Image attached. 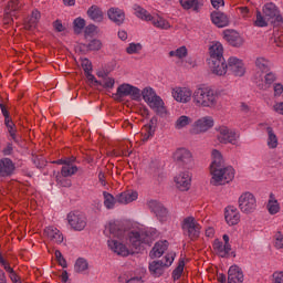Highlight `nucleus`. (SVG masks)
Instances as JSON below:
<instances>
[{"mask_svg":"<svg viewBox=\"0 0 283 283\" xmlns=\"http://www.w3.org/2000/svg\"><path fill=\"white\" fill-rule=\"evenodd\" d=\"M125 230L120 222L116 220H111L106 222L104 227V235L109 238L107 241L108 249L116 253L117 255H122V258H127L129 255V248L123 243L125 238Z\"/></svg>","mask_w":283,"mask_h":283,"instance_id":"obj_1","label":"nucleus"},{"mask_svg":"<svg viewBox=\"0 0 283 283\" xmlns=\"http://www.w3.org/2000/svg\"><path fill=\"white\" fill-rule=\"evenodd\" d=\"M255 73L253 75V83L259 90H270L271 85L277 81V75L271 72V61L266 57H256L254 61Z\"/></svg>","mask_w":283,"mask_h":283,"instance_id":"obj_2","label":"nucleus"},{"mask_svg":"<svg viewBox=\"0 0 283 283\" xmlns=\"http://www.w3.org/2000/svg\"><path fill=\"white\" fill-rule=\"evenodd\" d=\"M192 103L196 107L216 109L220 105V93L211 86H199L193 91Z\"/></svg>","mask_w":283,"mask_h":283,"instance_id":"obj_3","label":"nucleus"},{"mask_svg":"<svg viewBox=\"0 0 283 283\" xmlns=\"http://www.w3.org/2000/svg\"><path fill=\"white\" fill-rule=\"evenodd\" d=\"M156 94V91L151 88V86H147L143 91H140V88H138L137 86H134L129 83H124L117 87L115 96L117 98H125V96H129L132 101L140 103V101L144 99V102L146 103Z\"/></svg>","mask_w":283,"mask_h":283,"instance_id":"obj_4","label":"nucleus"},{"mask_svg":"<svg viewBox=\"0 0 283 283\" xmlns=\"http://www.w3.org/2000/svg\"><path fill=\"white\" fill-rule=\"evenodd\" d=\"M158 235L156 228H134L127 233V240L133 249H140L142 244H151Z\"/></svg>","mask_w":283,"mask_h":283,"instance_id":"obj_5","label":"nucleus"},{"mask_svg":"<svg viewBox=\"0 0 283 283\" xmlns=\"http://www.w3.org/2000/svg\"><path fill=\"white\" fill-rule=\"evenodd\" d=\"M134 14L142 21H149L154 28L158 30H171V23L158 13H149L143 7L135 4L133 7Z\"/></svg>","mask_w":283,"mask_h":283,"instance_id":"obj_6","label":"nucleus"},{"mask_svg":"<svg viewBox=\"0 0 283 283\" xmlns=\"http://www.w3.org/2000/svg\"><path fill=\"white\" fill-rule=\"evenodd\" d=\"M210 175L211 185L214 187H222L233 181V178H235V169H233L231 166H221L210 170Z\"/></svg>","mask_w":283,"mask_h":283,"instance_id":"obj_7","label":"nucleus"},{"mask_svg":"<svg viewBox=\"0 0 283 283\" xmlns=\"http://www.w3.org/2000/svg\"><path fill=\"white\" fill-rule=\"evenodd\" d=\"M216 139L220 145H238L240 143V132L227 125H219L214 128Z\"/></svg>","mask_w":283,"mask_h":283,"instance_id":"obj_8","label":"nucleus"},{"mask_svg":"<svg viewBox=\"0 0 283 283\" xmlns=\"http://www.w3.org/2000/svg\"><path fill=\"white\" fill-rule=\"evenodd\" d=\"M181 229L184 235H187L190 240H197L200 238V231L202 226L193 218V216L186 217L181 222Z\"/></svg>","mask_w":283,"mask_h":283,"instance_id":"obj_9","label":"nucleus"},{"mask_svg":"<svg viewBox=\"0 0 283 283\" xmlns=\"http://www.w3.org/2000/svg\"><path fill=\"white\" fill-rule=\"evenodd\" d=\"M238 205L242 213H253L258 209V199L252 192L245 191L240 195Z\"/></svg>","mask_w":283,"mask_h":283,"instance_id":"obj_10","label":"nucleus"},{"mask_svg":"<svg viewBox=\"0 0 283 283\" xmlns=\"http://www.w3.org/2000/svg\"><path fill=\"white\" fill-rule=\"evenodd\" d=\"M216 125V119L211 115H206L199 117L197 120L193 122L191 127V134H207L209 129H213Z\"/></svg>","mask_w":283,"mask_h":283,"instance_id":"obj_11","label":"nucleus"},{"mask_svg":"<svg viewBox=\"0 0 283 283\" xmlns=\"http://www.w3.org/2000/svg\"><path fill=\"white\" fill-rule=\"evenodd\" d=\"M171 96L176 103L187 105L193 98V91L189 86H175L171 88Z\"/></svg>","mask_w":283,"mask_h":283,"instance_id":"obj_12","label":"nucleus"},{"mask_svg":"<svg viewBox=\"0 0 283 283\" xmlns=\"http://www.w3.org/2000/svg\"><path fill=\"white\" fill-rule=\"evenodd\" d=\"M66 219L73 231H83L87 227V217L81 211L70 212Z\"/></svg>","mask_w":283,"mask_h":283,"instance_id":"obj_13","label":"nucleus"},{"mask_svg":"<svg viewBox=\"0 0 283 283\" xmlns=\"http://www.w3.org/2000/svg\"><path fill=\"white\" fill-rule=\"evenodd\" d=\"M262 12L266 19L270 20V23H282L283 18L282 14L280 13V9L275 3L273 2H268L263 6Z\"/></svg>","mask_w":283,"mask_h":283,"instance_id":"obj_14","label":"nucleus"},{"mask_svg":"<svg viewBox=\"0 0 283 283\" xmlns=\"http://www.w3.org/2000/svg\"><path fill=\"white\" fill-rule=\"evenodd\" d=\"M146 105L156 113L157 116H167V107H165V101L158 94L154 97H150Z\"/></svg>","mask_w":283,"mask_h":283,"instance_id":"obj_15","label":"nucleus"},{"mask_svg":"<svg viewBox=\"0 0 283 283\" xmlns=\"http://www.w3.org/2000/svg\"><path fill=\"white\" fill-rule=\"evenodd\" d=\"M146 105L156 113L157 116H167V107H165V101L158 94L154 97H150Z\"/></svg>","mask_w":283,"mask_h":283,"instance_id":"obj_16","label":"nucleus"},{"mask_svg":"<svg viewBox=\"0 0 283 283\" xmlns=\"http://www.w3.org/2000/svg\"><path fill=\"white\" fill-rule=\"evenodd\" d=\"M228 69L234 76H244L247 74V66L244 62L235 56L228 59Z\"/></svg>","mask_w":283,"mask_h":283,"instance_id":"obj_17","label":"nucleus"},{"mask_svg":"<svg viewBox=\"0 0 283 283\" xmlns=\"http://www.w3.org/2000/svg\"><path fill=\"white\" fill-rule=\"evenodd\" d=\"M14 171H17V165L12 159L8 157L0 159V178H10L14 176Z\"/></svg>","mask_w":283,"mask_h":283,"instance_id":"obj_18","label":"nucleus"},{"mask_svg":"<svg viewBox=\"0 0 283 283\" xmlns=\"http://www.w3.org/2000/svg\"><path fill=\"white\" fill-rule=\"evenodd\" d=\"M223 39L232 48H242L244 45V38H242V35H240L235 30L223 31Z\"/></svg>","mask_w":283,"mask_h":283,"instance_id":"obj_19","label":"nucleus"},{"mask_svg":"<svg viewBox=\"0 0 283 283\" xmlns=\"http://www.w3.org/2000/svg\"><path fill=\"white\" fill-rule=\"evenodd\" d=\"M174 160L179 165H191L193 163V155L187 148H178L174 153Z\"/></svg>","mask_w":283,"mask_h":283,"instance_id":"obj_20","label":"nucleus"},{"mask_svg":"<svg viewBox=\"0 0 283 283\" xmlns=\"http://www.w3.org/2000/svg\"><path fill=\"white\" fill-rule=\"evenodd\" d=\"M210 72L216 74V76H224L229 70V64L224 59L222 60H210L209 62Z\"/></svg>","mask_w":283,"mask_h":283,"instance_id":"obj_21","label":"nucleus"},{"mask_svg":"<svg viewBox=\"0 0 283 283\" xmlns=\"http://www.w3.org/2000/svg\"><path fill=\"white\" fill-rule=\"evenodd\" d=\"M44 235L48 238V240L54 242L55 244H63V241L65 240L63 232H61V230L54 226L46 227L44 229Z\"/></svg>","mask_w":283,"mask_h":283,"instance_id":"obj_22","label":"nucleus"},{"mask_svg":"<svg viewBox=\"0 0 283 283\" xmlns=\"http://www.w3.org/2000/svg\"><path fill=\"white\" fill-rule=\"evenodd\" d=\"M175 184L180 191H189L191 187V174L189 171L180 172L175 177Z\"/></svg>","mask_w":283,"mask_h":283,"instance_id":"obj_23","label":"nucleus"},{"mask_svg":"<svg viewBox=\"0 0 283 283\" xmlns=\"http://www.w3.org/2000/svg\"><path fill=\"white\" fill-rule=\"evenodd\" d=\"M224 219L229 227H235L240 223V210L233 206H228L224 210Z\"/></svg>","mask_w":283,"mask_h":283,"instance_id":"obj_24","label":"nucleus"},{"mask_svg":"<svg viewBox=\"0 0 283 283\" xmlns=\"http://www.w3.org/2000/svg\"><path fill=\"white\" fill-rule=\"evenodd\" d=\"M244 282V273L238 265H231L228 271V283H242Z\"/></svg>","mask_w":283,"mask_h":283,"instance_id":"obj_25","label":"nucleus"},{"mask_svg":"<svg viewBox=\"0 0 283 283\" xmlns=\"http://www.w3.org/2000/svg\"><path fill=\"white\" fill-rule=\"evenodd\" d=\"M210 171L213 169H218L220 167H224V156L222 155V151L218 149H212L210 153Z\"/></svg>","mask_w":283,"mask_h":283,"instance_id":"obj_26","label":"nucleus"},{"mask_svg":"<svg viewBox=\"0 0 283 283\" xmlns=\"http://www.w3.org/2000/svg\"><path fill=\"white\" fill-rule=\"evenodd\" d=\"M138 200V191L136 190H126L117 195V202L119 205H129L130 202H136Z\"/></svg>","mask_w":283,"mask_h":283,"instance_id":"obj_27","label":"nucleus"},{"mask_svg":"<svg viewBox=\"0 0 283 283\" xmlns=\"http://www.w3.org/2000/svg\"><path fill=\"white\" fill-rule=\"evenodd\" d=\"M167 249H169V242L167 240L158 241L153 247V249L149 253V256L153 260L156 258H163V255L165 254V251H167Z\"/></svg>","mask_w":283,"mask_h":283,"instance_id":"obj_28","label":"nucleus"},{"mask_svg":"<svg viewBox=\"0 0 283 283\" xmlns=\"http://www.w3.org/2000/svg\"><path fill=\"white\" fill-rule=\"evenodd\" d=\"M108 19L116 25H123L125 23V11L118 8H111L107 11Z\"/></svg>","mask_w":283,"mask_h":283,"instance_id":"obj_29","label":"nucleus"},{"mask_svg":"<svg viewBox=\"0 0 283 283\" xmlns=\"http://www.w3.org/2000/svg\"><path fill=\"white\" fill-rule=\"evenodd\" d=\"M210 61L224 59V46L220 42H213L209 48Z\"/></svg>","mask_w":283,"mask_h":283,"instance_id":"obj_30","label":"nucleus"},{"mask_svg":"<svg viewBox=\"0 0 283 283\" xmlns=\"http://www.w3.org/2000/svg\"><path fill=\"white\" fill-rule=\"evenodd\" d=\"M184 10H192V12H200V8L205 6V0H179Z\"/></svg>","mask_w":283,"mask_h":283,"instance_id":"obj_31","label":"nucleus"},{"mask_svg":"<svg viewBox=\"0 0 283 283\" xmlns=\"http://www.w3.org/2000/svg\"><path fill=\"white\" fill-rule=\"evenodd\" d=\"M193 123V119L188 115H180L176 118L174 123V127L176 132H185V129L189 128V125Z\"/></svg>","mask_w":283,"mask_h":283,"instance_id":"obj_32","label":"nucleus"},{"mask_svg":"<svg viewBox=\"0 0 283 283\" xmlns=\"http://www.w3.org/2000/svg\"><path fill=\"white\" fill-rule=\"evenodd\" d=\"M211 21L217 28H227L229 25V17L220 11H213L211 13Z\"/></svg>","mask_w":283,"mask_h":283,"instance_id":"obj_33","label":"nucleus"},{"mask_svg":"<svg viewBox=\"0 0 283 283\" xmlns=\"http://www.w3.org/2000/svg\"><path fill=\"white\" fill-rule=\"evenodd\" d=\"M213 249L219 258H227L231 253V244H226L218 239L213 242Z\"/></svg>","mask_w":283,"mask_h":283,"instance_id":"obj_34","label":"nucleus"},{"mask_svg":"<svg viewBox=\"0 0 283 283\" xmlns=\"http://www.w3.org/2000/svg\"><path fill=\"white\" fill-rule=\"evenodd\" d=\"M87 17L91 19V21H94V23H103V20L105 19L103 10H101V8L97 6H92L88 8Z\"/></svg>","mask_w":283,"mask_h":283,"instance_id":"obj_35","label":"nucleus"},{"mask_svg":"<svg viewBox=\"0 0 283 283\" xmlns=\"http://www.w3.org/2000/svg\"><path fill=\"white\" fill-rule=\"evenodd\" d=\"M266 134V146L269 147V149H277V145H280V139H277V135L275 134V130H273V127L268 126Z\"/></svg>","mask_w":283,"mask_h":283,"instance_id":"obj_36","label":"nucleus"},{"mask_svg":"<svg viewBox=\"0 0 283 283\" xmlns=\"http://www.w3.org/2000/svg\"><path fill=\"white\" fill-rule=\"evenodd\" d=\"M165 269L167 268L165 266L163 261H153L151 263H149V271L155 277H160V275L165 273Z\"/></svg>","mask_w":283,"mask_h":283,"instance_id":"obj_37","label":"nucleus"},{"mask_svg":"<svg viewBox=\"0 0 283 283\" xmlns=\"http://www.w3.org/2000/svg\"><path fill=\"white\" fill-rule=\"evenodd\" d=\"M266 209L271 216H275L276 213H280V202L277 199H275V195L270 193V199L266 205Z\"/></svg>","mask_w":283,"mask_h":283,"instance_id":"obj_38","label":"nucleus"},{"mask_svg":"<svg viewBox=\"0 0 283 283\" xmlns=\"http://www.w3.org/2000/svg\"><path fill=\"white\" fill-rule=\"evenodd\" d=\"M97 76L99 78H102V81L99 82L98 85H102L106 90H113L114 88V85L116 84V80H114V77H109V76H107V74H105L103 72H98Z\"/></svg>","mask_w":283,"mask_h":283,"instance_id":"obj_39","label":"nucleus"},{"mask_svg":"<svg viewBox=\"0 0 283 283\" xmlns=\"http://www.w3.org/2000/svg\"><path fill=\"white\" fill-rule=\"evenodd\" d=\"M90 269V263L83 258H78L74 264L75 273H85Z\"/></svg>","mask_w":283,"mask_h":283,"instance_id":"obj_40","label":"nucleus"},{"mask_svg":"<svg viewBox=\"0 0 283 283\" xmlns=\"http://www.w3.org/2000/svg\"><path fill=\"white\" fill-rule=\"evenodd\" d=\"M76 171H78V167L74 166L72 164V160L70 161V164L62 166V169H61V174H62L63 178H70L72 176H74V174H76Z\"/></svg>","mask_w":283,"mask_h":283,"instance_id":"obj_41","label":"nucleus"},{"mask_svg":"<svg viewBox=\"0 0 283 283\" xmlns=\"http://www.w3.org/2000/svg\"><path fill=\"white\" fill-rule=\"evenodd\" d=\"M40 20H41V12H39V10H33L29 21L25 24V28H28V30H32V28H36Z\"/></svg>","mask_w":283,"mask_h":283,"instance_id":"obj_42","label":"nucleus"},{"mask_svg":"<svg viewBox=\"0 0 283 283\" xmlns=\"http://www.w3.org/2000/svg\"><path fill=\"white\" fill-rule=\"evenodd\" d=\"M103 196H104V207H106V209H114V207L116 206V202H118V196L115 198L113 197L112 193L107 191H104Z\"/></svg>","mask_w":283,"mask_h":283,"instance_id":"obj_43","label":"nucleus"},{"mask_svg":"<svg viewBox=\"0 0 283 283\" xmlns=\"http://www.w3.org/2000/svg\"><path fill=\"white\" fill-rule=\"evenodd\" d=\"M269 23H271V20L266 19V17L262 14L261 11H256V19L254 21L255 28H266L269 27Z\"/></svg>","mask_w":283,"mask_h":283,"instance_id":"obj_44","label":"nucleus"},{"mask_svg":"<svg viewBox=\"0 0 283 283\" xmlns=\"http://www.w3.org/2000/svg\"><path fill=\"white\" fill-rule=\"evenodd\" d=\"M187 54H189L187 46H179L178 49L169 52V56H175V59H179V61L186 59Z\"/></svg>","mask_w":283,"mask_h":283,"instance_id":"obj_45","label":"nucleus"},{"mask_svg":"<svg viewBox=\"0 0 283 283\" xmlns=\"http://www.w3.org/2000/svg\"><path fill=\"white\" fill-rule=\"evenodd\" d=\"M21 4L19 3V0H10L4 9V12L7 14H15L18 10H20Z\"/></svg>","mask_w":283,"mask_h":283,"instance_id":"obj_46","label":"nucleus"},{"mask_svg":"<svg viewBox=\"0 0 283 283\" xmlns=\"http://www.w3.org/2000/svg\"><path fill=\"white\" fill-rule=\"evenodd\" d=\"M73 30L75 34H81L85 30V19L78 17L73 21Z\"/></svg>","mask_w":283,"mask_h":283,"instance_id":"obj_47","label":"nucleus"},{"mask_svg":"<svg viewBox=\"0 0 283 283\" xmlns=\"http://www.w3.org/2000/svg\"><path fill=\"white\" fill-rule=\"evenodd\" d=\"M128 54H140L143 52V44L139 42H130L126 48Z\"/></svg>","mask_w":283,"mask_h":283,"instance_id":"obj_48","label":"nucleus"},{"mask_svg":"<svg viewBox=\"0 0 283 283\" xmlns=\"http://www.w3.org/2000/svg\"><path fill=\"white\" fill-rule=\"evenodd\" d=\"M174 260H176V252L171 251L168 252L163 260H159V262H163L164 266L169 269V266L174 264Z\"/></svg>","mask_w":283,"mask_h":283,"instance_id":"obj_49","label":"nucleus"},{"mask_svg":"<svg viewBox=\"0 0 283 283\" xmlns=\"http://www.w3.org/2000/svg\"><path fill=\"white\" fill-rule=\"evenodd\" d=\"M182 271H185V259H180L178 262V266L172 271L174 280H180Z\"/></svg>","mask_w":283,"mask_h":283,"instance_id":"obj_50","label":"nucleus"},{"mask_svg":"<svg viewBox=\"0 0 283 283\" xmlns=\"http://www.w3.org/2000/svg\"><path fill=\"white\" fill-rule=\"evenodd\" d=\"M155 216L158 218L159 222H167V220H169V212L164 206L155 212Z\"/></svg>","mask_w":283,"mask_h":283,"instance_id":"obj_51","label":"nucleus"},{"mask_svg":"<svg viewBox=\"0 0 283 283\" xmlns=\"http://www.w3.org/2000/svg\"><path fill=\"white\" fill-rule=\"evenodd\" d=\"M87 50H90L91 52H97L98 50H101V48H103V42H101V40H92L87 45H86Z\"/></svg>","mask_w":283,"mask_h":283,"instance_id":"obj_52","label":"nucleus"},{"mask_svg":"<svg viewBox=\"0 0 283 283\" xmlns=\"http://www.w3.org/2000/svg\"><path fill=\"white\" fill-rule=\"evenodd\" d=\"M147 207L153 213H156L163 207V203L158 202L157 200L150 199L147 201Z\"/></svg>","mask_w":283,"mask_h":283,"instance_id":"obj_53","label":"nucleus"},{"mask_svg":"<svg viewBox=\"0 0 283 283\" xmlns=\"http://www.w3.org/2000/svg\"><path fill=\"white\" fill-rule=\"evenodd\" d=\"M147 137L153 136L156 132V119L151 118L146 125Z\"/></svg>","mask_w":283,"mask_h":283,"instance_id":"obj_54","label":"nucleus"},{"mask_svg":"<svg viewBox=\"0 0 283 283\" xmlns=\"http://www.w3.org/2000/svg\"><path fill=\"white\" fill-rule=\"evenodd\" d=\"M7 273H9V277L12 283H21V277H19V274H17V272H14V269L7 268Z\"/></svg>","mask_w":283,"mask_h":283,"instance_id":"obj_55","label":"nucleus"},{"mask_svg":"<svg viewBox=\"0 0 283 283\" xmlns=\"http://www.w3.org/2000/svg\"><path fill=\"white\" fill-rule=\"evenodd\" d=\"M4 125L9 129V134L14 138V123H12V119L9 117H4Z\"/></svg>","mask_w":283,"mask_h":283,"instance_id":"obj_56","label":"nucleus"},{"mask_svg":"<svg viewBox=\"0 0 283 283\" xmlns=\"http://www.w3.org/2000/svg\"><path fill=\"white\" fill-rule=\"evenodd\" d=\"M272 109L275 114H279V116H283V102H275Z\"/></svg>","mask_w":283,"mask_h":283,"instance_id":"obj_57","label":"nucleus"},{"mask_svg":"<svg viewBox=\"0 0 283 283\" xmlns=\"http://www.w3.org/2000/svg\"><path fill=\"white\" fill-rule=\"evenodd\" d=\"M82 67L85 73L92 72V62L86 57L82 59Z\"/></svg>","mask_w":283,"mask_h":283,"instance_id":"obj_58","label":"nucleus"},{"mask_svg":"<svg viewBox=\"0 0 283 283\" xmlns=\"http://www.w3.org/2000/svg\"><path fill=\"white\" fill-rule=\"evenodd\" d=\"M274 96L275 98H280L283 95V85L280 83L274 84Z\"/></svg>","mask_w":283,"mask_h":283,"instance_id":"obj_59","label":"nucleus"},{"mask_svg":"<svg viewBox=\"0 0 283 283\" xmlns=\"http://www.w3.org/2000/svg\"><path fill=\"white\" fill-rule=\"evenodd\" d=\"M275 249H283V235L282 233H279L275 235V243H274Z\"/></svg>","mask_w":283,"mask_h":283,"instance_id":"obj_60","label":"nucleus"},{"mask_svg":"<svg viewBox=\"0 0 283 283\" xmlns=\"http://www.w3.org/2000/svg\"><path fill=\"white\" fill-rule=\"evenodd\" d=\"M53 28L56 32H65V27H63V22H61V20H55L53 22Z\"/></svg>","mask_w":283,"mask_h":283,"instance_id":"obj_61","label":"nucleus"},{"mask_svg":"<svg viewBox=\"0 0 283 283\" xmlns=\"http://www.w3.org/2000/svg\"><path fill=\"white\" fill-rule=\"evenodd\" d=\"M14 13H7L4 11V19H3V23L7 24V25H10V23H12L14 21Z\"/></svg>","mask_w":283,"mask_h":283,"instance_id":"obj_62","label":"nucleus"},{"mask_svg":"<svg viewBox=\"0 0 283 283\" xmlns=\"http://www.w3.org/2000/svg\"><path fill=\"white\" fill-rule=\"evenodd\" d=\"M273 281L274 283H283V272H274Z\"/></svg>","mask_w":283,"mask_h":283,"instance_id":"obj_63","label":"nucleus"},{"mask_svg":"<svg viewBox=\"0 0 283 283\" xmlns=\"http://www.w3.org/2000/svg\"><path fill=\"white\" fill-rule=\"evenodd\" d=\"M239 12L241 13L243 19H249V14L251 11L248 9V7H241L239 8Z\"/></svg>","mask_w":283,"mask_h":283,"instance_id":"obj_64","label":"nucleus"}]
</instances>
